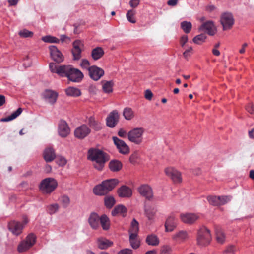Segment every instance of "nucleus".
<instances>
[{"instance_id": "nucleus-1", "label": "nucleus", "mask_w": 254, "mask_h": 254, "mask_svg": "<svg viewBox=\"0 0 254 254\" xmlns=\"http://www.w3.org/2000/svg\"><path fill=\"white\" fill-rule=\"evenodd\" d=\"M88 158L93 162L94 167L98 170H102L105 162L109 160L106 153L97 149H89Z\"/></svg>"}, {"instance_id": "nucleus-2", "label": "nucleus", "mask_w": 254, "mask_h": 254, "mask_svg": "<svg viewBox=\"0 0 254 254\" xmlns=\"http://www.w3.org/2000/svg\"><path fill=\"white\" fill-rule=\"evenodd\" d=\"M64 72L63 77H67L69 80L74 82H80L84 76L80 70L71 65H65Z\"/></svg>"}, {"instance_id": "nucleus-3", "label": "nucleus", "mask_w": 254, "mask_h": 254, "mask_svg": "<svg viewBox=\"0 0 254 254\" xmlns=\"http://www.w3.org/2000/svg\"><path fill=\"white\" fill-rule=\"evenodd\" d=\"M58 182L53 178L43 179L39 185V189L44 194H50L57 187Z\"/></svg>"}, {"instance_id": "nucleus-4", "label": "nucleus", "mask_w": 254, "mask_h": 254, "mask_svg": "<svg viewBox=\"0 0 254 254\" xmlns=\"http://www.w3.org/2000/svg\"><path fill=\"white\" fill-rule=\"evenodd\" d=\"M145 129L143 127H136L127 133L128 140L135 144L139 145L143 141V135Z\"/></svg>"}, {"instance_id": "nucleus-5", "label": "nucleus", "mask_w": 254, "mask_h": 254, "mask_svg": "<svg viewBox=\"0 0 254 254\" xmlns=\"http://www.w3.org/2000/svg\"><path fill=\"white\" fill-rule=\"evenodd\" d=\"M231 195H210L207 197V200L210 205L214 206H220L225 205L232 200Z\"/></svg>"}, {"instance_id": "nucleus-6", "label": "nucleus", "mask_w": 254, "mask_h": 254, "mask_svg": "<svg viewBox=\"0 0 254 254\" xmlns=\"http://www.w3.org/2000/svg\"><path fill=\"white\" fill-rule=\"evenodd\" d=\"M211 240L210 231L207 228H200L197 234V241L199 245L204 246L209 244Z\"/></svg>"}, {"instance_id": "nucleus-7", "label": "nucleus", "mask_w": 254, "mask_h": 254, "mask_svg": "<svg viewBox=\"0 0 254 254\" xmlns=\"http://www.w3.org/2000/svg\"><path fill=\"white\" fill-rule=\"evenodd\" d=\"M220 23L223 30H228L231 28L234 23V19L231 13L225 12L220 16Z\"/></svg>"}, {"instance_id": "nucleus-8", "label": "nucleus", "mask_w": 254, "mask_h": 254, "mask_svg": "<svg viewBox=\"0 0 254 254\" xmlns=\"http://www.w3.org/2000/svg\"><path fill=\"white\" fill-rule=\"evenodd\" d=\"M36 242V237L33 234H29L25 239L22 241L18 245L19 252H23L28 250L33 246Z\"/></svg>"}, {"instance_id": "nucleus-9", "label": "nucleus", "mask_w": 254, "mask_h": 254, "mask_svg": "<svg viewBox=\"0 0 254 254\" xmlns=\"http://www.w3.org/2000/svg\"><path fill=\"white\" fill-rule=\"evenodd\" d=\"M198 30L211 36L214 35L217 32V28L212 20H208L203 22L198 28Z\"/></svg>"}, {"instance_id": "nucleus-10", "label": "nucleus", "mask_w": 254, "mask_h": 254, "mask_svg": "<svg viewBox=\"0 0 254 254\" xmlns=\"http://www.w3.org/2000/svg\"><path fill=\"white\" fill-rule=\"evenodd\" d=\"M114 144L116 145L117 148L118 149L119 152L122 154H127L129 152V146L126 143L118 138L116 136L112 137Z\"/></svg>"}, {"instance_id": "nucleus-11", "label": "nucleus", "mask_w": 254, "mask_h": 254, "mask_svg": "<svg viewBox=\"0 0 254 254\" xmlns=\"http://www.w3.org/2000/svg\"><path fill=\"white\" fill-rule=\"evenodd\" d=\"M72 45V54L73 60H78L81 57L82 49L84 44L81 40H76L73 42Z\"/></svg>"}, {"instance_id": "nucleus-12", "label": "nucleus", "mask_w": 254, "mask_h": 254, "mask_svg": "<svg viewBox=\"0 0 254 254\" xmlns=\"http://www.w3.org/2000/svg\"><path fill=\"white\" fill-rule=\"evenodd\" d=\"M70 129L67 123L64 120H60L58 126V133L62 138L67 137L70 133Z\"/></svg>"}, {"instance_id": "nucleus-13", "label": "nucleus", "mask_w": 254, "mask_h": 254, "mask_svg": "<svg viewBox=\"0 0 254 254\" xmlns=\"http://www.w3.org/2000/svg\"><path fill=\"white\" fill-rule=\"evenodd\" d=\"M165 174L170 177L175 183H180L182 181L181 173L178 170L172 167H167L165 170Z\"/></svg>"}, {"instance_id": "nucleus-14", "label": "nucleus", "mask_w": 254, "mask_h": 254, "mask_svg": "<svg viewBox=\"0 0 254 254\" xmlns=\"http://www.w3.org/2000/svg\"><path fill=\"white\" fill-rule=\"evenodd\" d=\"M138 191L139 194L150 200L153 197V190L151 187L147 184H143L138 188Z\"/></svg>"}, {"instance_id": "nucleus-15", "label": "nucleus", "mask_w": 254, "mask_h": 254, "mask_svg": "<svg viewBox=\"0 0 254 254\" xmlns=\"http://www.w3.org/2000/svg\"><path fill=\"white\" fill-rule=\"evenodd\" d=\"M88 72L90 78L95 81L99 80L104 74V71L96 65L91 66Z\"/></svg>"}, {"instance_id": "nucleus-16", "label": "nucleus", "mask_w": 254, "mask_h": 254, "mask_svg": "<svg viewBox=\"0 0 254 254\" xmlns=\"http://www.w3.org/2000/svg\"><path fill=\"white\" fill-rule=\"evenodd\" d=\"M52 59L57 63H61L64 60V57L61 51L56 46L51 45L49 47Z\"/></svg>"}, {"instance_id": "nucleus-17", "label": "nucleus", "mask_w": 254, "mask_h": 254, "mask_svg": "<svg viewBox=\"0 0 254 254\" xmlns=\"http://www.w3.org/2000/svg\"><path fill=\"white\" fill-rule=\"evenodd\" d=\"M177 226V219L174 214H171L167 218L165 223L166 232L173 231Z\"/></svg>"}, {"instance_id": "nucleus-18", "label": "nucleus", "mask_w": 254, "mask_h": 254, "mask_svg": "<svg viewBox=\"0 0 254 254\" xmlns=\"http://www.w3.org/2000/svg\"><path fill=\"white\" fill-rule=\"evenodd\" d=\"M91 132V129L86 125L83 124L78 127L74 130V135L76 138L83 139L86 137Z\"/></svg>"}, {"instance_id": "nucleus-19", "label": "nucleus", "mask_w": 254, "mask_h": 254, "mask_svg": "<svg viewBox=\"0 0 254 254\" xmlns=\"http://www.w3.org/2000/svg\"><path fill=\"white\" fill-rule=\"evenodd\" d=\"M58 93L52 90H46L43 93V97L45 101L52 105L57 101Z\"/></svg>"}, {"instance_id": "nucleus-20", "label": "nucleus", "mask_w": 254, "mask_h": 254, "mask_svg": "<svg viewBox=\"0 0 254 254\" xmlns=\"http://www.w3.org/2000/svg\"><path fill=\"white\" fill-rule=\"evenodd\" d=\"M200 218L198 214L187 213L181 214L180 219L182 222L187 224H192Z\"/></svg>"}, {"instance_id": "nucleus-21", "label": "nucleus", "mask_w": 254, "mask_h": 254, "mask_svg": "<svg viewBox=\"0 0 254 254\" xmlns=\"http://www.w3.org/2000/svg\"><path fill=\"white\" fill-rule=\"evenodd\" d=\"M119 115L116 110H114L111 112L106 119L107 126L113 128L115 127L119 122Z\"/></svg>"}, {"instance_id": "nucleus-22", "label": "nucleus", "mask_w": 254, "mask_h": 254, "mask_svg": "<svg viewBox=\"0 0 254 254\" xmlns=\"http://www.w3.org/2000/svg\"><path fill=\"white\" fill-rule=\"evenodd\" d=\"M43 157L46 162H51L55 159L56 155L55 150L51 147H46L43 152Z\"/></svg>"}, {"instance_id": "nucleus-23", "label": "nucleus", "mask_w": 254, "mask_h": 254, "mask_svg": "<svg viewBox=\"0 0 254 254\" xmlns=\"http://www.w3.org/2000/svg\"><path fill=\"white\" fill-rule=\"evenodd\" d=\"M23 228V225L20 222L12 221L8 224V229L13 234L17 236L21 232Z\"/></svg>"}, {"instance_id": "nucleus-24", "label": "nucleus", "mask_w": 254, "mask_h": 254, "mask_svg": "<svg viewBox=\"0 0 254 254\" xmlns=\"http://www.w3.org/2000/svg\"><path fill=\"white\" fill-rule=\"evenodd\" d=\"M157 212V208L155 206H147L144 208V214L148 220L151 222L155 221L156 214Z\"/></svg>"}, {"instance_id": "nucleus-25", "label": "nucleus", "mask_w": 254, "mask_h": 254, "mask_svg": "<svg viewBox=\"0 0 254 254\" xmlns=\"http://www.w3.org/2000/svg\"><path fill=\"white\" fill-rule=\"evenodd\" d=\"M100 218V217L95 212L90 214L88 218V223L93 229L96 230L99 227Z\"/></svg>"}, {"instance_id": "nucleus-26", "label": "nucleus", "mask_w": 254, "mask_h": 254, "mask_svg": "<svg viewBox=\"0 0 254 254\" xmlns=\"http://www.w3.org/2000/svg\"><path fill=\"white\" fill-rule=\"evenodd\" d=\"M86 122L89 127L95 131L100 130L102 128L101 123L96 120L93 116L87 118Z\"/></svg>"}, {"instance_id": "nucleus-27", "label": "nucleus", "mask_w": 254, "mask_h": 254, "mask_svg": "<svg viewBox=\"0 0 254 254\" xmlns=\"http://www.w3.org/2000/svg\"><path fill=\"white\" fill-rule=\"evenodd\" d=\"M117 193L120 197H130L132 194V190L128 187L123 185L117 190Z\"/></svg>"}, {"instance_id": "nucleus-28", "label": "nucleus", "mask_w": 254, "mask_h": 254, "mask_svg": "<svg viewBox=\"0 0 254 254\" xmlns=\"http://www.w3.org/2000/svg\"><path fill=\"white\" fill-rule=\"evenodd\" d=\"M65 65L57 66L55 63L49 64V68L51 72L55 73L59 76L63 77V73Z\"/></svg>"}, {"instance_id": "nucleus-29", "label": "nucleus", "mask_w": 254, "mask_h": 254, "mask_svg": "<svg viewBox=\"0 0 254 254\" xmlns=\"http://www.w3.org/2000/svg\"><path fill=\"white\" fill-rule=\"evenodd\" d=\"M102 183L106 190L110 192L119 184V181L117 179H111L105 180Z\"/></svg>"}, {"instance_id": "nucleus-30", "label": "nucleus", "mask_w": 254, "mask_h": 254, "mask_svg": "<svg viewBox=\"0 0 254 254\" xmlns=\"http://www.w3.org/2000/svg\"><path fill=\"white\" fill-rule=\"evenodd\" d=\"M145 241L148 245L152 246H157L160 242L158 236L153 234L148 235L146 236Z\"/></svg>"}, {"instance_id": "nucleus-31", "label": "nucleus", "mask_w": 254, "mask_h": 254, "mask_svg": "<svg viewBox=\"0 0 254 254\" xmlns=\"http://www.w3.org/2000/svg\"><path fill=\"white\" fill-rule=\"evenodd\" d=\"M172 238L177 242H182L188 238V234L186 231L181 230L174 234Z\"/></svg>"}, {"instance_id": "nucleus-32", "label": "nucleus", "mask_w": 254, "mask_h": 254, "mask_svg": "<svg viewBox=\"0 0 254 254\" xmlns=\"http://www.w3.org/2000/svg\"><path fill=\"white\" fill-rule=\"evenodd\" d=\"M93 191L95 195L100 196L106 195L109 192L102 183L99 185H96L93 188Z\"/></svg>"}, {"instance_id": "nucleus-33", "label": "nucleus", "mask_w": 254, "mask_h": 254, "mask_svg": "<svg viewBox=\"0 0 254 254\" xmlns=\"http://www.w3.org/2000/svg\"><path fill=\"white\" fill-rule=\"evenodd\" d=\"M97 242L98 248L102 250L108 248L113 244L112 242L104 238H98L97 240Z\"/></svg>"}, {"instance_id": "nucleus-34", "label": "nucleus", "mask_w": 254, "mask_h": 254, "mask_svg": "<svg viewBox=\"0 0 254 254\" xmlns=\"http://www.w3.org/2000/svg\"><path fill=\"white\" fill-rule=\"evenodd\" d=\"M127 209L123 205L116 206L112 211V215L114 216L121 215L124 216L127 213Z\"/></svg>"}, {"instance_id": "nucleus-35", "label": "nucleus", "mask_w": 254, "mask_h": 254, "mask_svg": "<svg viewBox=\"0 0 254 254\" xmlns=\"http://www.w3.org/2000/svg\"><path fill=\"white\" fill-rule=\"evenodd\" d=\"M104 54V51L102 48L98 47L94 48L91 51V57L95 61L100 59Z\"/></svg>"}, {"instance_id": "nucleus-36", "label": "nucleus", "mask_w": 254, "mask_h": 254, "mask_svg": "<svg viewBox=\"0 0 254 254\" xmlns=\"http://www.w3.org/2000/svg\"><path fill=\"white\" fill-rule=\"evenodd\" d=\"M123 165L121 161L118 160H112L109 164V167L112 172H118L122 168Z\"/></svg>"}, {"instance_id": "nucleus-37", "label": "nucleus", "mask_w": 254, "mask_h": 254, "mask_svg": "<svg viewBox=\"0 0 254 254\" xmlns=\"http://www.w3.org/2000/svg\"><path fill=\"white\" fill-rule=\"evenodd\" d=\"M104 230H108L110 228V221L105 214L102 215L100 218V222Z\"/></svg>"}, {"instance_id": "nucleus-38", "label": "nucleus", "mask_w": 254, "mask_h": 254, "mask_svg": "<svg viewBox=\"0 0 254 254\" xmlns=\"http://www.w3.org/2000/svg\"><path fill=\"white\" fill-rule=\"evenodd\" d=\"M65 91L67 96L72 97H78L81 94L79 89L74 87H69L65 89Z\"/></svg>"}, {"instance_id": "nucleus-39", "label": "nucleus", "mask_w": 254, "mask_h": 254, "mask_svg": "<svg viewBox=\"0 0 254 254\" xmlns=\"http://www.w3.org/2000/svg\"><path fill=\"white\" fill-rule=\"evenodd\" d=\"M137 236L138 235H129V243L131 247L134 249H137L140 245V242Z\"/></svg>"}, {"instance_id": "nucleus-40", "label": "nucleus", "mask_w": 254, "mask_h": 254, "mask_svg": "<svg viewBox=\"0 0 254 254\" xmlns=\"http://www.w3.org/2000/svg\"><path fill=\"white\" fill-rule=\"evenodd\" d=\"M22 112V109L19 108L15 111L12 113L10 116L1 119L2 122H9L15 119L18 116H19Z\"/></svg>"}, {"instance_id": "nucleus-41", "label": "nucleus", "mask_w": 254, "mask_h": 254, "mask_svg": "<svg viewBox=\"0 0 254 254\" xmlns=\"http://www.w3.org/2000/svg\"><path fill=\"white\" fill-rule=\"evenodd\" d=\"M139 231V224L138 222L133 219L131 223V226L129 230V235H138Z\"/></svg>"}, {"instance_id": "nucleus-42", "label": "nucleus", "mask_w": 254, "mask_h": 254, "mask_svg": "<svg viewBox=\"0 0 254 254\" xmlns=\"http://www.w3.org/2000/svg\"><path fill=\"white\" fill-rule=\"evenodd\" d=\"M215 234L217 241L220 244H223L225 241L226 238L223 231L220 228H217Z\"/></svg>"}, {"instance_id": "nucleus-43", "label": "nucleus", "mask_w": 254, "mask_h": 254, "mask_svg": "<svg viewBox=\"0 0 254 254\" xmlns=\"http://www.w3.org/2000/svg\"><path fill=\"white\" fill-rule=\"evenodd\" d=\"M114 83L112 81H105L103 83L102 89L106 93H110L113 91Z\"/></svg>"}, {"instance_id": "nucleus-44", "label": "nucleus", "mask_w": 254, "mask_h": 254, "mask_svg": "<svg viewBox=\"0 0 254 254\" xmlns=\"http://www.w3.org/2000/svg\"><path fill=\"white\" fill-rule=\"evenodd\" d=\"M123 115L126 120H130L134 117V112L130 108L126 107L123 110Z\"/></svg>"}, {"instance_id": "nucleus-45", "label": "nucleus", "mask_w": 254, "mask_h": 254, "mask_svg": "<svg viewBox=\"0 0 254 254\" xmlns=\"http://www.w3.org/2000/svg\"><path fill=\"white\" fill-rule=\"evenodd\" d=\"M115 202V200L112 196H106L104 198L105 205L108 208H112Z\"/></svg>"}, {"instance_id": "nucleus-46", "label": "nucleus", "mask_w": 254, "mask_h": 254, "mask_svg": "<svg viewBox=\"0 0 254 254\" xmlns=\"http://www.w3.org/2000/svg\"><path fill=\"white\" fill-rule=\"evenodd\" d=\"M42 40L46 43H58L60 40L56 37L47 35L42 37Z\"/></svg>"}, {"instance_id": "nucleus-47", "label": "nucleus", "mask_w": 254, "mask_h": 254, "mask_svg": "<svg viewBox=\"0 0 254 254\" xmlns=\"http://www.w3.org/2000/svg\"><path fill=\"white\" fill-rule=\"evenodd\" d=\"M181 27L185 33H189L192 28V24L190 22L184 21L181 23Z\"/></svg>"}, {"instance_id": "nucleus-48", "label": "nucleus", "mask_w": 254, "mask_h": 254, "mask_svg": "<svg viewBox=\"0 0 254 254\" xmlns=\"http://www.w3.org/2000/svg\"><path fill=\"white\" fill-rule=\"evenodd\" d=\"M206 39V36L204 34H200L193 38V42L197 44H201L205 41Z\"/></svg>"}, {"instance_id": "nucleus-49", "label": "nucleus", "mask_w": 254, "mask_h": 254, "mask_svg": "<svg viewBox=\"0 0 254 254\" xmlns=\"http://www.w3.org/2000/svg\"><path fill=\"white\" fill-rule=\"evenodd\" d=\"M135 14V11L133 10H129L126 14V17L127 20L131 23H135L136 20L134 17Z\"/></svg>"}, {"instance_id": "nucleus-50", "label": "nucleus", "mask_w": 254, "mask_h": 254, "mask_svg": "<svg viewBox=\"0 0 254 254\" xmlns=\"http://www.w3.org/2000/svg\"><path fill=\"white\" fill-rule=\"evenodd\" d=\"M59 209V205L57 203L52 204L47 206V211L48 213L52 215L58 211Z\"/></svg>"}, {"instance_id": "nucleus-51", "label": "nucleus", "mask_w": 254, "mask_h": 254, "mask_svg": "<svg viewBox=\"0 0 254 254\" xmlns=\"http://www.w3.org/2000/svg\"><path fill=\"white\" fill-rule=\"evenodd\" d=\"M59 201L64 208L67 207L70 203L69 198L66 195L61 196L59 199Z\"/></svg>"}, {"instance_id": "nucleus-52", "label": "nucleus", "mask_w": 254, "mask_h": 254, "mask_svg": "<svg viewBox=\"0 0 254 254\" xmlns=\"http://www.w3.org/2000/svg\"><path fill=\"white\" fill-rule=\"evenodd\" d=\"M19 35L22 38L31 37L33 35V33L26 29H23L19 32Z\"/></svg>"}, {"instance_id": "nucleus-53", "label": "nucleus", "mask_w": 254, "mask_h": 254, "mask_svg": "<svg viewBox=\"0 0 254 254\" xmlns=\"http://www.w3.org/2000/svg\"><path fill=\"white\" fill-rule=\"evenodd\" d=\"M236 249L234 245H229L223 252V254H234Z\"/></svg>"}, {"instance_id": "nucleus-54", "label": "nucleus", "mask_w": 254, "mask_h": 254, "mask_svg": "<svg viewBox=\"0 0 254 254\" xmlns=\"http://www.w3.org/2000/svg\"><path fill=\"white\" fill-rule=\"evenodd\" d=\"M57 164L60 166H64L67 163L66 159L63 156H58L56 160Z\"/></svg>"}, {"instance_id": "nucleus-55", "label": "nucleus", "mask_w": 254, "mask_h": 254, "mask_svg": "<svg viewBox=\"0 0 254 254\" xmlns=\"http://www.w3.org/2000/svg\"><path fill=\"white\" fill-rule=\"evenodd\" d=\"M80 66L84 69H86L89 71V68L91 67L90 66V63L89 61L87 59H82L81 62L80 63Z\"/></svg>"}, {"instance_id": "nucleus-56", "label": "nucleus", "mask_w": 254, "mask_h": 254, "mask_svg": "<svg viewBox=\"0 0 254 254\" xmlns=\"http://www.w3.org/2000/svg\"><path fill=\"white\" fill-rule=\"evenodd\" d=\"M216 9H217L216 6L212 3L208 4L205 7V11L208 13H211V12L216 10Z\"/></svg>"}, {"instance_id": "nucleus-57", "label": "nucleus", "mask_w": 254, "mask_h": 254, "mask_svg": "<svg viewBox=\"0 0 254 254\" xmlns=\"http://www.w3.org/2000/svg\"><path fill=\"white\" fill-rule=\"evenodd\" d=\"M32 64V62L29 57L26 56L23 61V66L27 68L30 67Z\"/></svg>"}, {"instance_id": "nucleus-58", "label": "nucleus", "mask_w": 254, "mask_h": 254, "mask_svg": "<svg viewBox=\"0 0 254 254\" xmlns=\"http://www.w3.org/2000/svg\"><path fill=\"white\" fill-rule=\"evenodd\" d=\"M192 51V48L191 47H190L188 49L185 50V51L183 53V56L186 58L187 59L188 57L190 56Z\"/></svg>"}, {"instance_id": "nucleus-59", "label": "nucleus", "mask_w": 254, "mask_h": 254, "mask_svg": "<svg viewBox=\"0 0 254 254\" xmlns=\"http://www.w3.org/2000/svg\"><path fill=\"white\" fill-rule=\"evenodd\" d=\"M153 97V93L152 92L149 90L147 89L145 92V98L148 100H151L152 99V98Z\"/></svg>"}, {"instance_id": "nucleus-60", "label": "nucleus", "mask_w": 254, "mask_h": 254, "mask_svg": "<svg viewBox=\"0 0 254 254\" xmlns=\"http://www.w3.org/2000/svg\"><path fill=\"white\" fill-rule=\"evenodd\" d=\"M246 110L250 113L254 114V105L252 103H249L246 107Z\"/></svg>"}, {"instance_id": "nucleus-61", "label": "nucleus", "mask_w": 254, "mask_h": 254, "mask_svg": "<svg viewBox=\"0 0 254 254\" xmlns=\"http://www.w3.org/2000/svg\"><path fill=\"white\" fill-rule=\"evenodd\" d=\"M118 134L119 136L122 138H125L126 137L127 135V131L123 128H120L118 131Z\"/></svg>"}, {"instance_id": "nucleus-62", "label": "nucleus", "mask_w": 254, "mask_h": 254, "mask_svg": "<svg viewBox=\"0 0 254 254\" xmlns=\"http://www.w3.org/2000/svg\"><path fill=\"white\" fill-rule=\"evenodd\" d=\"M139 0H130L129 5L132 8L136 7L139 4Z\"/></svg>"}, {"instance_id": "nucleus-63", "label": "nucleus", "mask_w": 254, "mask_h": 254, "mask_svg": "<svg viewBox=\"0 0 254 254\" xmlns=\"http://www.w3.org/2000/svg\"><path fill=\"white\" fill-rule=\"evenodd\" d=\"M132 251L130 249H124L118 252V254H132Z\"/></svg>"}, {"instance_id": "nucleus-64", "label": "nucleus", "mask_w": 254, "mask_h": 254, "mask_svg": "<svg viewBox=\"0 0 254 254\" xmlns=\"http://www.w3.org/2000/svg\"><path fill=\"white\" fill-rule=\"evenodd\" d=\"M188 36L187 35H183L181 38V40H180V43H181V45L182 47H183L185 44L188 42Z\"/></svg>"}]
</instances>
